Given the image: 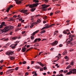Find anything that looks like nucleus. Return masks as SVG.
I'll return each instance as SVG.
<instances>
[{
  "mask_svg": "<svg viewBox=\"0 0 76 76\" xmlns=\"http://www.w3.org/2000/svg\"><path fill=\"white\" fill-rule=\"evenodd\" d=\"M12 29H13V27L12 26H5L3 30L0 29V32H7L9 31V30H11Z\"/></svg>",
  "mask_w": 76,
  "mask_h": 76,
  "instance_id": "f257e3e1",
  "label": "nucleus"
},
{
  "mask_svg": "<svg viewBox=\"0 0 76 76\" xmlns=\"http://www.w3.org/2000/svg\"><path fill=\"white\" fill-rule=\"evenodd\" d=\"M73 73V74H76V69H72L71 71H70L69 72H68L66 74V75H70Z\"/></svg>",
  "mask_w": 76,
  "mask_h": 76,
  "instance_id": "f03ea898",
  "label": "nucleus"
},
{
  "mask_svg": "<svg viewBox=\"0 0 76 76\" xmlns=\"http://www.w3.org/2000/svg\"><path fill=\"white\" fill-rule=\"evenodd\" d=\"M38 5V3H37L36 4H32L29 5V4L26 5V7H28V6H29V7H31V8H34V7H37V6Z\"/></svg>",
  "mask_w": 76,
  "mask_h": 76,
  "instance_id": "7ed1b4c3",
  "label": "nucleus"
},
{
  "mask_svg": "<svg viewBox=\"0 0 76 76\" xmlns=\"http://www.w3.org/2000/svg\"><path fill=\"white\" fill-rule=\"evenodd\" d=\"M50 5H47L46 4H43L41 5L42 7H43L42 8V9H43L42 10V11H47V9H45V8H47V7H49Z\"/></svg>",
  "mask_w": 76,
  "mask_h": 76,
  "instance_id": "20e7f679",
  "label": "nucleus"
},
{
  "mask_svg": "<svg viewBox=\"0 0 76 76\" xmlns=\"http://www.w3.org/2000/svg\"><path fill=\"white\" fill-rule=\"evenodd\" d=\"M75 36H76L75 35H73L72 34H70L69 35L70 41H73V37H75Z\"/></svg>",
  "mask_w": 76,
  "mask_h": 76,
  "instance_id": "39448f33",
  "label": "nucleus"
},
{
  "mask_svg": "<svg viewBox=\"0 0 76 76\" xmlns=\"http://www.w3.org/2000/svg\"><path fill=\"white\" fill-rule=\"evenodd\" d=\"M28 12L27 10H22L20 12H23V13H25L26 15H28L29 13L28 12H27V13L26 12Z\"/></svg>",
  "mask_w": 76,
  "mask_h": 76,
  "instance_id": "423d86ee",
  "label": "nucleus"
},
{
  "mask_svg": "<svg viewBox=\"0 0 76 76\" xmlns=\"http://www.w3.org/2000/svg\"><path fill=\"white\" fill-rule=\"evenodd\" d=\"M41 40V39L40 38L36 39L34 40V42H33V43H35V42H39Z\"/></svg>",
  "mask_w": 76,
  "mask_h": 76,
  "instance_id": "0eeeda50",
  "label": "nucleus"
},
{
  "mask_svg": "<svg viewBox=\"0 0 76 76\" xmlns=\"http://www.w3.org/2000/svg\"><path fill=\"white\" fill-rule=\"evenodd\" d=\"M15 1H16V4H19L22 3V0L19 1V0H14Z\"/></svg>",
  "mask_w": 76,
  "mask_h": 76,
  "instance_id": "6e6552de",
  "label": "nucleus"
},
{
  "mask_svg": "<svg viewBox=\"0 0 76 76\" xmlns=\"http://www.w3.org/2000/svg\"><path fill=\"white\" fill-rule=\"evenodd\" d=\"M58 44V42L56 40L55 41V42H53V43H52L51 45L53 46H54L55 45H56L57 44Z\"/></svg>",
  "mask_w": 76,
  "mask_h": 76,
  "instance_id": "1a4fd4ad",
  "label": "nucleus"
},
{
  "mask_svg": "<svg viewBox=\"0 0 76 76\" xmlns=\"http://www.w3.org/2000/svg\"><path fill=\"white\" fill-rule=\"evenodd\" d=\"M15 70L14 69H10L9 70H8L6 72V73L7 74L8 73V72H10V73H12L13 72V70Z\"/></svg>",
  "mask_w": 76,
  "mask_h": 76,
  "instance_id": "9d476101",
  "label": "nucleus"
},
{
  "mask_svg": "<svg viewBox=\"0 0 76 76\" xmlns=\"http://www.w3.org/2000/svg\"><path fill=\"white\" fill-rule=\"evenodd\" d=\"M67 40H69V41H68L67 42V45H68V44H72V42H71V41H70V38H68L67 40H66V41H67Z\"/></svg>",
  "mask_w": 76,
  "mask_h": 76,
  "instance_id": "9b49d317",
  "label": "nucleus"
},
{
  "mask_svg": "<svg viewBox=\"0 0 76 76\" xmlns=\"http://www.w3.org/2000/svg\"><path fill=\"white\" fill-rule=\"evenodd\" d=\"M37 23H32L31 24V26H30V27L31 28H33L34 27V25H36V24H37Z\"/></svg>",
  "mask_w": 76,
  "mask_h": 76,
  "instance_id": "f8f14e48",
  "label": "nucleus"
},
{
  "mask_svg": "<svg viewBox=\"0 0 76 76\" xmlns=\"http://www.w3.org/2000/svg\"><path fill=\"white\" fill-rule=\"evenodd\" d=\"M58 31H55L54 32V35H56V36H57V35H58Z\"/></svg>",
  "mask_w": 76,
  "mask_h": 76,
  "instance_id": "ddd939ff",
  "label": "nucleus"
},
{
  "mask_svg": "<svg viewBox=\"0 0 76 76\" xmlns=\"http://www.w3.org/2000/svg\"><path fill=\"white\" fill-rule=\"evenodd\" d=\"M39 31V30H37V31H35L32 34V35L33 36H34V35H35V34H36V33H37Z\"/></svg>",
  "mask_w": 76,
  "mask_h": 76,
  "instance_id": "4468645a",
  "label": "nucleus"
},
{
  "mask_svg": "<svg viewBox=\"0 0 76 76\" xmlns=\"http://www.w3.org/2000/svg\"><path fill=\"white\" fill-rule=\"evenodd\" d=\"M38 64H39L41 66H42V67H44V65L42 64L41 62H39Z\"/></svg>",
  "mask_w": 76,
  "mask_h": 76,
  "instance_id": "2eb2a0df",
  "label": "nucleus"
},
{
  "mask_svg": "<svg viewBox=\"0 0 76 76\" xmlns=\"http://www.w3.org/2000/svg\"><path fill=\"white\" fill-rule=\"evenodd\" d=\"M13 44H12V45H11L10 47H12V49H14L15 48V46H13Z\"/></svg>",
  "mask_w": 76,
  "mask_h": 76,
  "instance_id": "dca6fc26",
  "label": "nucleus"
},
{
  "mask_svg": "<svg viewBox=\"0 0 76 76\" xmlns=\"http://www.w3.org/2000/svg\"><path fill=\"white\" fill-rule=\"evenodd\" d=\"M26 48H24L22 49V52H24L25 51H26Z\"/></svg>",
  "mask_w": 76,
  "mask_h": 76,
  "instance_id": "f3484780",
  "label": "nucleus"
},
{
  "mask_svg": "<svg viewBox=\"0 0 76 76\" xmlns=\"http://www.w3.org/2000/svg\"><path fill=\"white\" fill-rule=\"evenodd\" d=\"M33 2L34 3H38L39 2V1L38 0H33Z\"/></svg>",
  "mask_w": 76,
  "mask_h": 76,
  "instance_id": "a211bd4d",
  "label": "nucleus"
},
{
  "mask_svg": "<svg viewBox=\"0 0 76 76\" xmlns=\"http://www.w3.org/2000/svg\"><path fill=\"white\" fill-rule=\"evenodd\" d=\"M34 68L37 69H40V67L38 66H34Z\"/></svg>",
  "mask_w": 76,
  "mask_h": 76,
  "instance_id": "6ab92c4d",
  "label": "nucleus"
},
{
  "mask_svg": "<svg viewBox=\"0 0 76 76\" xmlns=\"http://www.w3.org/2000/svg\"><path fill=\"white\" fill-rule=\"evenodd\" d=\"M17 38V37H13L12 38V39H13L14 40H15Z\"/></svg>",
  "mask_w": 76,
  "mask_h": 76,
  "instance_id": "aec40b11",
  "label": "nucleus"
},
{
  "mask_svg": "<svg viewBox=\"0 0 76 76\" xmlns=\"http://www.w3.org/2000/svg\"><path fill=\"white\" fill-rule=\"evenodd\" d=\"M71 67H72V66L70 65H69L66 68V69H69V68H71Z\"/></svg>",
  "mask_w": 76,
  "mask_h": 76,
  "instance_id": "412c9836",
  "label": "nucleus"
},
{
  "mask_svg": "<svg viewBox=\"0 0 76 76\" xmlns=\"http://www.w3.org/2000/svg\"><path fill=\"white\" fill-rule=\"evenodd\" d=\"M47 28H48V27L45 26L43 28H42L41 29V30H43L44 29H46Z\"/></svg>",
  "mask_w": 76,
  "mask_h": 76,
  "instance_id": "4be33fe9",
  "label": "nucleus"
},
{
  "mask_svg": "<svg viewBox=\"0 0 76 76\" xmlns=\"http://www.w3.org/2000/svg\"><path fill=\"white\" fill-rule=\"evenodd\" d=\"M35 9H36L35 8H32L30 10V11L31 12H34V11L35 10Z\"/></svg>",
  "mask_w": 76,
  "mask_h": 76,
  "instance_id": "5701e85b",
  "label": "nucleus"
},
{
  "mask_svg": "<svg viewBox=\"0 0 76 76\" xmlns=\"http://www.w3.org/2000/svg\"><path fill=\"white\" fill-rule=\"evenodd\" d=\"M45 26H47V27H48V28H49L50 27H48L50 26V25H48V24H46L45 25Z\"/></svg>",
  "mask_w": 76,
  "mask_h": 76,
  "instance_id": "b1692460",
  "label": "nucleus"
},
{
  "mask_svg": "<svg viewBox=\"0 0 76 76\" xmlns=\"http://www.w3.org/2000/svg\"><path fill=\"white\" fill-rule=\"evenodd\" d=\"M41 22V20L40 19H38L37 20V22H38V23H40Z\"/></svg>",
  "mask_w": 76,
  "mask_h": 76,
  "instance_id": "393cba45",
  "label": "nucleus"
},
{
  "mask_svg": "<svg viewBox=\"0 0 76 76\" xmlns=\"http://www.w3.org/2000/svg\"><path fill=\"white\" fill-rule=\"evenodd\" d=\"M14 53V52L13 51H10L9 52V53H10V55H12Z\"/></svg>",
  "mask_w": 76,
  "mask_h": 76,
  "instance_id": "a878e982",
  "label": "nucleus"
},
{
  "mask_svg": "<svg viewBox=\"0 0 76 76\" xmlns=\"http://www.w3.org/2000/svg\"><path fill=\"white\" fill-rule=\"evenodd\" d=\"M63 33L64 34H67V33L66 32V30H64V31H63Z\"/></svg>",
  "mask_w": 76,
  "mask_h": 76,
  "instance_id": "bb28decb",
  "label": "nucleus"
},
{
  "mask_svg": "<svg viewBox=\"0 0 76 76\" xmlns=\"http://www.w3.org/2000/svg\"><path fill=\"white\" fill-rule=\"evenodd\" d=\"M44 32H45V30H43L40 32V34H42V33H44Z\"/></svg>",
  "mask_w": 76,
  "mask_h": 76,
  "instance_id": "cd10ccee",
  "label": "nucleus"
},
{
  "mask_svg": "<svg viewBox=\"0 0 76 76\" xmlns=\"http://www.w3.org/2000/svg\"><path fill=\"white\" fill-rule=\"evenodd\" d=\"M10 59L11 60H14L15 58L13 57H11L10 58Z\"/></svg>",
  "mask_w": 76,
  "mask_h": 76,
  "instance_id": "c85d7f7f",
  "label": "nucleus"
},
{
  "mask_svg": "<svg viewBox=\"0 0 76 76\" xmlns=\"http://www.w3.org/2000/svg\"><path fill=\"white\" fill-rule=\"evenodd\" d=\"M43 70H44V69H43V68H40V71H43Z\"/></svg>",
  "mask_w": 76,
  "mask_h": 76,
  "instance_id": "c756f323",
  "label": "nucleus"
},
{
  "mask_svg": "<svg viewBox=\"0 0 76 76\" xmlns=\"http://www.w3.org/2000/svg\"><path fill=\"white\" fill-rule=\"evenodd\" d=\"M10 9V8H8V9L6 10V12H7V13L9 12V10Z\"/></svg>",
  "mask_w": 76,
  "mask_h": 76,
  "instance_id": "7c9ffc66",
  "label": "nucleus"
},
{
  "mask_svg": "<svg viewBox=\"0 0 76 76\" xmlns=\"http://www.w3.org/2000/svg\"><path fill=\"white\" fill-rule=\"evenodd\" d=\"M60 12V11H58L55 12V13L57 14V13H59Z\"/></svg>",
  "mask_w": 76,
  "mask_h": 76,
  "instance_id": "2f4dec72",
  "label": "nucleus"
},
{
  "mask_svg": "<svg viewBox=\"0 0 76 76\" xmlns=\"http://www.w3.org/2000/svg\"><path fill=\"white\" fill-rule=\"evenodd\" d=\"M6 55H8V56H9V55H10L9 52H7L6 53Z\"/></svg>",
  "mask_w": 76,
  "mask_h": 76,
  "instance_id": "473e14b6",
  "label": "nucleus"
},
{
  "mask_svg": "<svg viewBox=\"0 0 76 76\" xmlns=\"http://www.w3.org/2000/svg\"><path fill=\"white\" fill-rule=\"evenodd\" d=\"M1 25H2V26H4V24H5V22H3L1 23Z\"/></svg>",
  "mask_w": 76,
  "mask_h": 76,
  "instance_id": "72a5a7b5",
  "label": "nucleus"
},
{
  "mask_svg": "<svg viewBox=\"0 0 76 76\" xmlns=\"http://www.w3.org/2000/svg\"><path fill=\"white\" fill-rule=\"evenodd\" d=\"M31 39H34V38H35V37H34V36H31Z\"/></svg>",
  "mask_w": 76,
  "mask_h": 76,
  "instance_id": "f704fd0d",
  "label": "nucleus"
},
{
  "mask_svg": "<svg viewBox=\"0 0 76 76\" xmlns=\"http://www.w3.org/2000/svg\"><path fill=\"white\" fill-rule=\"evenodd\" d=\"M20 50H21V48H18V50H17V51H18V52H19V51H20Z\"/></svg>",
  "mask_w": 76,
  "mask_h": 76,
  "instance_id": "c9c22d12",
  "label": "nucleus"
},
{
  "mask_svg": "<svg viewBox=\"0 0 76 76\" xmlns=\"http://www.w3.org/2000/svg\"><path fill=\"white\" fill-rule=\"evenodd\" d=\"M13 7V5H10L9 8L10 9L11 7Z\"/></svg>",
  "mask_w": 76,
  "mask_h": 76,
  "instance_id": "e433bc0d",
  "label": "nucleus"
},
{
  "mask_svg": "<svg viewBox=\"0 0 76 76\" xmlns=\"http://www.w3.org/2000/svg\"><path fill=\"white\" fill-rule=\"evenodd\" d=\"M43 69L44 70H47V69L46 68V66H45L43 67Z\"/></svg>",
  "mask_w": 76,
  "mask_h": 76,
  "instance_id": "4c0bfd02",
  "label": "nucleus"
},
{
  "mask_svg": "<svg viewBox=\"0 0 76 76\" xmlns=\"http://www.w3.org/2000/svg\"><path fill=\"white\" fill-rule=\"evenodd\" d=\"M26 61H24L23 62V64H26Z\"/></svg>",
  "mask_w": 76,
  "mask_h": 76,
  "instance_id": "58836bf2",
  "label": "nucleus"
},
{
  "mask_svg": "<svg viewBox=\"0 0 76 76\" xmlns=\"http://www.w3.org/2000/svg\"><path fill=\"white\" fill-rule=\"evenodd\" d=\"M10 21H14V20L13 19H12V18H10Z\"/></svg>",
  "mask_w": 76,
  "mask_h": 76,
  "instance_id": "ea45409f",
  "label": "nucleus"
},
{
  "mask_svg": "<svg viewBox=\"0 0 76 76\" xmlns=\"http://www.w3.org/2000/svg\"><path fill=\"white\" fill-rule=\"evenodd\" d=\"M55 6H60V5L58 4H55Z\"/></svg>",
  "mask_w": 76,
  "mask_h": 76,
  "instance_id": "a19ab883",
  "label": "nucleus"
},
{
  "mask_svg": "<svg viewBox=\"0 0 76 76\" xmlns=\"http://www.w3.org/2000/svg\"><path fill=\"white\" fill-rule=\"evenodd\" d=\"M34 62H35V61H31V64H34Z\"/></svg>",
  "mask_w": 76,
  "mask_h": 76,
  "instance_id": "79ce46f5",
  "label": "nucleus"
},
{
  "mask_svg": "<svg viewBox=\"0 0 76 76\" xmlns=\"http://www.w3.org/2000/svg\"><path fill=\"white\" fill-rule=\"evenodd\" d=\"M18 67H17L16 68H15V70H18Z\"/></svg>",
  "mask_w": 76,
  "mask_h": 76,
  "instance_id": "37998d69",
  "label": "nucleus"
},
{
  "mask_svg": "<svg viewBox=\"0 0 76 76\" xmlns=\"http://www.w3.org/2000/svg\"><path fill=\"white\" fill-rule=\"evenodd\" d=\"M53 24L51 25H49V27H48V28H50V27H52V26H53Z\"/></svg>",
  "mask_w": 76,
  "mask_h": 76,
  "instance_id": "c03bdc74",
  "label": "nucleus"
},
{
  "mask_svg": "<svg viewBox=\"0 0 76 76\" xmlns=\"http://www.w3.org/2000/svg\"><path fill=\"white\" fill-rule=\"evenodd\" d=\"M21 25H21V24H19L18 25V27H20V26H21Z\"/></svg>",
  "mask_w": 76,
  "mask_h": 76,
  "instance_id": "a18cd8bd",
  "label": "nucleus"
},
{
  "mask_svg": "<svg viewBox=\"0 0 76 76\" xmlns=\"http://www.w3.org/2000/svg\"><path fill=\"white\" fill-rule=\"evenodd\" d=\"M53 15V12L50 13V16H52Z\"/></svg>",
  "mask_w": 76,
  "mask_h": 76,
  "instance_id": "49530a36",
  "label": "nucleus"
},
{
  "mask_svg": "<svg viewBox=\"0 0 76 76\" xmlns=\"http://www.w3.org/2000/svg\"><path fill=\"white\" fill-rule=\"evenodd\" d=\"M70 65H71L72 66H73V62L72 61L71 62Z\"/></svg>",
  "mask_w": 76,
  "mask_h": 76,
  "instance_id": "de8ad7c7",
  "label": "nucleus"
},
{
  "mask_svg": "<svg viewBox=\"0 0 76 76\" xmlns=\"http://www.w3.org/2000/svg\"><path fill=\"white\" fill-rule=\"evenodd\" d=\"M62 46H63V45H62L61 44H60L59 45V47H62Z\"/></svg>",
  "mask_w": 76,
  "mask_h": 76,
  "instance_id": "09e8293b",
  "label": "nucleus"
},
{
  "mask_svg": "<svg viewBox=\"0 0 76 76\" xmlns=\"http://www.w3.org/2000/svg\"><path fill=\"white\" fill-rule=\"evenodd\" d=\"M65 31H66V32H69V31H70L68 29H66V30H65Z\"/></svg>",
  "mask_w": 76,
  "mask_h": 76,
  "instance_id": "8fccbe9b",
  "label": "nucleus"
},
{
  "mask_svg": "<svg viewBox=\"0 0 76 76\" xmlns=\"http://www.w3.org/2000/svg\"><path fill=\"white\" fill-rule=\"evenodd\" d=\"M2 28H3V25H1L0 26V29H1Z\"/></svg>",
  "mask_w": 76,
  "mask_h": 76,
  "instance_id": "3c124183",
  "label": "nucleus"
},
{
  "mask_svg": "<svg viewBox=\"0 0 76 76\" xmlns=\"http://www.w3.org/2000/svg\"><path fill=\"white\" fill-rule=\"evenodd\" d=\"M34 46H35L36 47H37V46H38H38H39V45L35 44Z\"/></svg>",
  "mask_w": 76,
  "mask_h": 76,
  "instance_id": "603ef678",
  "label": "nucleus"
},
{
  "mask_svg": "<svg viewBox=\"0 0 76 76\" xmlns=\"http://www.w3.org/2000/svg\"><path fill=\"white\" fill-rule=\"evenodd\" d=\"M63 70H60L59 72H61V73H63Z\"/></svg>",
  "mask_w": 76,
  "mask_h": 76,
  "instance_id": "864d4df0",
  "label": "nucleus"
},
{
  "mask_svg": "<svg viewBox=\"0 0 76 76\" xmlns=\"http://www.w3.org/2000/svg\"><path fill=\"white\" fill-rule=\"evenodd\" d=\"M3 60H2L1 61H0V63H2L3 62Z\"/></svg>",
  "mask_w": 76,
  "mask_h": 76,
  "instance_id": "5fc2aeb1",
  "label": "nucleus"
},
{
  "mask_svg": "<svg viewBox=\"0 0 76 76\" xmlns=\"http://www.w3.org/2000/svg\"><path fill=\"white\" fill-rule=\"evenodd\" d=\"M3 72H1L0 73V75H3Z\"/></svg>",
  "mask_w": 76,
  "mask_h": 76,
  "instance_id": "6e6d98bb",
  "label": "nucleus"
},
{
  "mask_svg": "<svg viewBox=\"0 0 76 76\" xmlns=\"http://www.w3.org/2000/svg\"><path fill=\"white\" fill-rule=\"evenodd\" d=\"M71 33H70V32H69L67 34V35H69L70 34H71Z\"/></svg>",
  "mask_w": 76,
  "mask_h": 76,
  "instance_id": "4d7b16f0",
  "label": "nucleus"
},
{
  "mask_svg": "<svg viewBox=\"0 0 76 76\" xmlns=\"http://www.w3.org/2000/svg\"><path fill=\"white\" fill-rule=\"evenodd\" d=\"M31 48H29L27 50H26V52H27V51H29V50H31Z\"/></svg>",
  "mask_w": 76,
  "mask_h": 76,
  "instance_id": "13d9d810",
  "label": "nucleus"
},
{
  "mask_svg": "<svg viewBox=\"0 0 76 76\" xmlns=\"http://www.w3.org/2000/svg\"><path fill=\"white\" fill-rule=\"evenodd\" d=\"M25 28H29V26H26L25 27Z\"/></svg>",
  "mask_w": 76,
  "mask_h": 76,
  "instance_id": "bf43d9fd",
  "label": "nucleus"
},
{
  "mask_svg": "<svg viewBox=\"0 0 76 76\" xmlns=\"http://www.w3.org/2000/svg\"><path fill=\"white\" fill-rule=\"evenodd\" d=\"M63 35L61 34L59 36V37H60V38H61V37H62Z\"/></svg>",
  "mask_w": 76,
  "mask_h": 76,
  "instance_id": "052dcab7",
  "label": "nucleus"
},
{
  "mask_svg": "<svg viewBox=\"0 0 76 76\" xmlns=\"http://www.w3.org/2000/svg\"><path fill=\"white\" fill-rule=\"evenodd\" d=\"M25 31H24L22 32V34H25Z\"/></svg>",
  "mask_w": 76,
  "mask_h": 76,
  "instance_id": "680f3d73",
  "label": "nucleus"
},
{
  "mask_svg": "<svg viewBox=\"0 0 76 76\" xmlns=\"http://www.w3.org/2000/svg\"><path fill=\"white\" fill-rule=\"evenodd\" d=\"M19 64H23V62L22 63V62H19Z\"/></svg>",
  "mask_w": 76,
  "mask_h": 76,
  "instance_id": "e2e57ef3",
  "label": "nucleus"
},
{
  "mask_svg": "<svg viewBox=\"0 0 76 76\" xmlns=\"http://www.w3.org/2000/svg\"><path fill=\"white\" fill-rule=\"evenodd\" d=\"M28 72H26L25 73L26 75H28Z\"/></svg>",
  "mask_w": 76,
  "mask_h": 76,
  "instance_id": "0e129e2a",
  "label": "nucleus"
},
{
  "mask_svg": "<svg viewBox=\"0 0 76 76\" xmlns=\"http://www.w3.org/2000/svg\"><path fill=\"white\" fill-rule=\"evenodd\" d=\"M42 52H41L40 53H39V55H40V54H42Z\"/></svg>",
  "mask_w": 76,
  "mask_h": 76,
  "instance_id": "69168bd1",
  "label": "nucleus"
},
{
  "mask_svg": "<svg viewBox=\"0 0 76 76\" xmlns=\"http://www.w3.org/2000/svg\"><path fill=\"white\" fill-rule=\"evenodd\" d=\"M59 76H63V74H61L59 75Z\"/></svg>",
  "mask_w": 76,
  "mask_h": 76,
  "instance_id": "338daca9",
  "label": "nucleus"
},
{
  "mask_svg": "<svg viewBox=\"0 0 76 76\" xmlns=\"http://www.w3.org/2000/svg\"><path fill=\"white\" fill-rule=\"evenodd\" d=\"M12 34V31L10 32V34L11 35Z\"/></svg>",
  "mask_w": 76,
  "mask_h": 76,
  "instance_id": "774afa93",
  "label": "nucleus"
}]
</instances>
